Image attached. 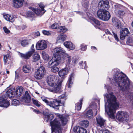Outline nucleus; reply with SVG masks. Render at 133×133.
Wrapping results in <instances>:
<instances>
[{"mask_svg":"<svg viewBox=\"0 0 133 133\" xmlns=\"http://www.w3.org/2000/svg\"><path fill=\"white\" fill-rule=\"evenodd\" d=\"M111 82L121 90L128 101H131L133 104V92L131 93L129 90L131 86V82L126 75L122 72L117 71Z\"/></svg>","mask_w":133,"mask_h":133,"instance_id":"obj_1","label":"nucleus"},{"mask_svg":"<svg viewBox=\"0 0 133 133\" xmlns=\"http://www.w3.org/2000/svg\"><path fill=\"white\" fill-rule=\"evenodd\" d=\"M105 100L107 99V102L105 105V111L109 117L112 119L115 118L116 110L119 107V104L116 102V98L112 92H109L104 95Z\"/></svg>","mask_w":133,"mask_h":133,"instance_id":"obj_2","label":"nucleus"},{"mask_svg":"<svg viewBox=\"0 0 133 133\" xmlns=\"http://www.w3.org/2000/svg\"><path fill=\"white\" fill-rule=\"evenodd\" d=\"M58 118H55L50 122L51 126V132L53 133H61L62 126H65L67 123L68 119L66 116L63 115H58Z\"/></svg>","mask_w":133,"mask_h":133,"instance_id":"obj_3","label":"nucleus"},{"mask_svg":"<svg viewBox=\"0 0 133 133\" xmlns=\"http://www.w3.org/2000/svg\"><path fill=\"white\" fill-rule=\"evenodd\" d=\"M66 97L65 95H63L59 97L60 99L57 100L56 99H54L53 101H49L47 99V97H41V98L47 105L54 109H58L59 106L64 105L66 99Z\"/></svg>","mask_w":133,"mask_h":133,"instance_id":"obj_4","label":"nucleus"},{"mask_svg":"<svg viewBox=\"0 0 133 133\" xmlns=\"http://www.w3.org/2000/svg\"><path fill=\"white\" fill-rule=\"evenodd\" d=\"M97 14L99 18L104 21H108L111 17L110 12L103 9H99L97 11Z\"/></svg>","mask_w":133,"mask_h":133,"instance_id":"obj_5","label":"nucleus"},{"mask_svg":"<svg viewBox=\"0 0 133 133\" xmlns=\"http://www.w3.org/2000/svg\"><path fill=\"white\" fill-rule=\"evenodd\" d=\"M117 119L119 121L127 122L129 120V116L127 112L122 111H119L117 113L116 116Z\"/></svg>","mask_w":133,"mask_h":133,"instance_id":"obj_6","label":"nucleus"},{"mask_svg":"<svg viewBox=\"0 0 133 133\" xmlns=\"http://www.w3.org/2000/svg\"><path fill=\"white\" fill-rule=\"evenodd\" d=\"M45 72V68L41 66L35 72L34 77L37 79H41L44 76Z\"/></svg>","mask_w":133,"mask_h":133,"instance_id":"obj_7","label":"nucleus"},{"mask_svg":"<svg viewBox=\"0 0 133 133\" xmlns=\"http://www.w3.org/2000/svg\"><path fill=\"white\" fill-rule=\"evenodd\" d=\"M62 81L58 82L57 83L54 84V85L50 86L49 90V91L59 93L61 91L62 87L61 86Z\"/></svg>","mask_w":133,"mask_h":133,"instance_id":"obj_8","label":"nucleus"},{"mask_svg":"<svg viewBox=\"0 0 133 133\" xmlns=\"http://www.w3.org/2000/svg\"><path fill=\"white\" fill-rule=\"evenodd\" d=\"M88 17L90 20L92 24L96 28L99 29V28L98 27V26H105L107 25L106 23L101 22L93 17L89 16H88Z\"/></svg>","mask_w":133,"mask_h":133,"instance_id":"obj_9","label":"nucleus"},{"mask_svg":"<svg viewBox=\"0 0 133 133\" xmlns=\"http://www.w3.org/2000/svg\"><path fill=\"white\" fill-rule=\"evenodd\" d=\"M53 56L61 57V55L62 56L66 52L61 47H57L54 49Z\"/></svg>","mask_w":133,"mask_h":133,"instance_id":"obj_10","label":"nucleus"},{"mask_svg":"<svg viewBox=\"0 0 133 133\" xmlns=\"http://www.w3.org/2000/svg\"><path fill=\"white\" fill-rule=\"evenodd\" d=\"M34 45L32 44L30 50L26 52V53L25 54L21 53L20 56L21 57L26 59H29L35 51L34 49Z\"/></svg>","mask_w":133,"mask_h":133,"instance_id":"obj_11","label":"nucleus"},{"mask_svg":"<svg viewBox=\"0 0 133 133\" xmlns=\"http://www.w3.org/2000/svg\"><path fill=\"white\" fill-rule=\"evenodd\" d=\"M36 48L37 50H43L47 47L46 42L44 40L39 41L36 45Z\"/></svg>","mask_w":133,"mask_h":133,"instance_id":"obj_12","label":"nucleus"},{"mask_svg":"<svg viewBox=\"0 0 133 133\" xmlns=\"http://www.w3.org/2000/svg\"><path fill=\"white\" fill-rule=\"evenodd\" d=\"M57 77L55 75H50L48 77L47 82L48 85L50 86L54 85V84L57 83L59 81L56 79Z\"/></svg>","mask_w":133,"mask_h":133,"instance_id":"obj_13","label":"nucleus"},{"mask_svg":"<svg viewBox=\"0 0 133 133\" xmlns=\"http://www.w3.org/2000/svg\"><path fill=\"white\" fill-rule=\"evenodd\" d=\"M61 57H57L53 56L52 58L48 63L49 67L51 66H56L58 65L61 62Z\"/></svg>","mask_w":133,"mask_h":133,"instance_id":"obj_14","label":"nucleus"},{"mask_svg":"<svg viewBox=\"0 0 133 133\" xmlns=\"http://www.w3.org/2000/svg\"><path fill=\"white\" fill-rule=\"evenodd\" d=\"M96 120L98 126L102 128H104L105 121L102 117L99 116H97L96 117Z\"/></svg>","mask_w":133,"mask_h":133,"instance_id":"obj_15","label":"nucleus"},{"mask_svg":"<svg viewBox=\"0 0 133 133\" xmlns=\"http://www.w3.org/2000/svg\"><path fill=\"white\" fill-rule=\"evenodd\" d=\"M31 101V97L28 92L26 91L24 96L22 97L21 101L25 103H30Z\"/></svg>","mask_w":133,"mask_h":133,"instance_id":"obj_16","label":"nucleus"},{"mask_svg":"<svg viewBox=\"0 0 133 133\" xmlns=\"http://www.w3.org/2000/svg\"><path fill=\"white\" fill-rule=\"evenodd\" d=\"M9 105V102L4 97H0V106L7 108Z\"/></svg>","mask_w":133,"mask_h":133,"instance_id":"obj_17","label":"nucleus"},{"mask_svg":"<svg viewBox=\"0 0 133 133\" xmlns=\"http://www.w3.org/2000/svg\"><path fill=\"white\" fill-rule=\"evenodd\" d=\"M129 33L128 29L126 28L122 29L120 31V38L121 40L124 39L126 36Z\"/></svg>","mask_w":133,"mask_h":133,"instance_id":"obj_18","label":"nucleus"},{"mask_svg":"<svg viewBox=\"0 0 133 133\" xmlns=\"http://www.w3.org/2000/svg\"><path fill=\"white\" fill-rule=\"evenodd\" d=\"M109 2L107 0H101L99 3L98 6L99 7H103L107 9L109 7Z\"/></svg>","mask_w":133,"mask_h":133,"instance_id":"obj_19","label":"nucleus"},{"mask_svg":"<svg viewBox=\"0 0 133 133\" xmlns=\"http://www.w3.org/2000/svg\"><path fill=\"white\" fill-rule=\"evenodd\" d=\"M6 93L7 96L10 98H12L15 96V89L14 88H11L9 89Z\"/></svg>","mask_w":133,"mask_h":133,"instance_id":"obj_20","label":"nucleus"},{"mask_svg":"<svg viewBox=\"0 0 133 133\" xmlns=\"http://www.w3.org/2000/svg\"><path fill=\"white\" fill-rule=\"evenodd\" d=\"M70 69L69 68H67L60 70L58 72L59 76L61 77H64L68 73Z\"/></svg>","mask_w":133,"mask_h":133,"instance_id":"obj_21","label":"nucleus"},{"mask_svg":"<svg viewBox=\"0 0 133 133\" xmlns=\"http://www.w3.org/2000/svg\"><path fill=\"white\" fill-rule=\"evenodd\" d=\"M30 9H31L32 11H34L36 15L38 16H41L45 12V10H42L40 9H36L32 7H29Z\"/></svg>","mask_w":133,"mask_h":133,"instance_id":"obj_22","label":"nucleus"},{"mask_svg":"<svg viewBox=\"0 0 133 133\" xmlns=\"http://www.w3.org/2000/svg\"><path fill=\"white\" fill-rule=\"evenodd\" d=\"M74 131L75 133H87L86 130L79 126H76L74 128Z\"/></svg>","mask_w":133,"mask_h":133,"instance_id":"obj_23","label":"nucleus"},{"mask_svg":"<svg viewBox=\"0 0 133 133\" xmlns=\"http://www.w3.org/2000/svg\"><path fill=\"white\" fill-rule=\"evenodd\" d=\"M71 56L66 53L64 54L62 57V58L66 61L67 65L70 64L71 61Z\"/></svg>","mask_w":133,"mask_h":133,"instance_id":"obj_24","label":"nucleus"},{"mask_svg":"<svg viewBox=\"0 0 133 133\" xmlns=\"http://www.w3.org/2000/svg\"><path fill=\"white\" fill-rule=\"evenodd\" d=\"M23 88L21 86L18 87L15 90V96L19 97L21 96L23 94Z\"/></svg>","mask_w":133,"mask_h":133,"instance_id":"obj_25","label":"nucleus"},{"mask_svg":"<svg viewBox=\"0 0 133 133\" xmlns=\"http://www.w3.org/2000/svg\"><path fill=\"white\" fill-rule=\"evenodd\" d=\"M24 1V0H13L14 6L17 8L21 7L23 5Z\"/></svg>","mask_w":133,"mask_h":133,"instance_id":"obj_26","label":"nucleus"},{"mask_svg":"<svg viewBox=\"0 0 133 133\" xmlns=\"http://www.w3.org/2000/svg\"><path fill=\"white\" fill-rule=\"evenodd\" d=\"M112 22L113 24L115 25L117 29H119L122 27V25L119 21L118 20L116 17H114L112 18Z\"/></svg>","mask_w":133,"mask_h":133,"instance_id":"obj_27","label":"nucleus"},{"mask_svg":"<svg viewBox=\"0 0 133 133\" xmlns=\"http://www.w3.org/2000/svg\"><path fill=\"white\" fill-rule=\"evenodd\" d=\"M64 45L66 48L70 50H73L75 47V45H73L71 42H65L64 43Z\"/></svg>","mask_w":133,"mask_h":133,"instance_id":"obj_28","label":"nucleus"},{"mask_svg":"<svg viewBox=\"0 0 133 133\" xmlns=\"http://www.w3.org/2000/svg\"><path fill=\"white\" fill-rule=\"evenodd\" d=\"M66 36L65 35H59L57 38V41L58 43H63L66 39Z\"/></svg>","mask_w":133,"mask_h":133,"instance_id":"obj_29","label":"nucleus"},{"mask_svg":"<svg viewBox=\"0 0 133 133\" xmlns=\"http://www.w3.org/2000/svg\"><path fill=\"white\" fill-rule=\"evenodd\" d=\"M22 70L25 73L30 72L31 71V67L30 65L26 64L23 66Z\"/></svg>","mask_w":133,"mask_h":133,"instance_id":"obj_30","label":"nucleus"},{"mask_svg":"<svg viewBox=\"0 0 133 133\" xmlns=\"http://www.w3.org/2000/svg\"><path fill=\"white\" fill-rule=\"evenodd\" d=\"M74 74L72 73L69 76V77L67 83V84L68 88H70L73 83L72 82V80L73 79Z\"/></svg>","mask_w":133,"mask_h":133,"instance_id":"obj_31","label":"nucleus"},{"mask_svg":"<svg viewBox=\"0 0 133 133\" xmlns=\"http://www.w3.org/2000/svg\"><path fill=\"white\" fill-rule=\"evenodd\" d=\"M83 2H82V5L83 7H84L86 9H84L85 11V12L86 13L87 15H88L87 13V10L89 6V0H82Z\"/></svg>","mask_w":133,"mask_h":133,"instance_id":"obj_32","label":"nucleus"},{"mask_svg":"<svg viewBox=\"0 0 133 133\" xmlns=\"http://www.w3.org/2000/svg\"><path fill=\"white\" fill-rule=\"evenodd\" d=\"M4 18L7 21L12 22L14 21V19L12 16L9 14H6L4 15Z\"/></svg>","mask_w":133,"mask_h":133,"instance_id":"obj_33","label":"nucleus"},{"mask_svg":"<svg viewBox=\"0 0 133 133\" xmlns=\"http://www.w3.org/2000/svg\"><path fill=\"white\" fill-rule=\"evenodd\" d=\"M54 116L52 114H50L46 115H45V120L46 122H50L54 118Z\"/></svg>","mask_w":133,"mask_h":133,"instance_id":"obj_34","label":"nucleus"},{"mask_svg":"<svg viewBox=\"0 0 133 133\" xmlns=\"http://www.w3.org/2000/svg\"><path fill=\"white\" fill-rule=\"evenodd\" d=\"M57 31L59 32L64 33L67 31V29L65 26H61L58 28Z\"/></svg>","mask_w":133,"mask_h":133,"instance_id":"obj_35","label":"nucleus"},{"mask_svg":"<svg viewBox=\"0 0 133 133\" xmlns=\"http://www.w3.org/2000/svg\"><path fill=\"white\" fill-rule=\"evenodd\" d=\"M93 115V112L92 110H89L85 114V116L87 118H90Z\"/></svg>","mask_w":133,"mask_h":133,"instance_id":"obj_36","label":"nucleus"},{"mask_svg":"<svg viewBox=\"0 0 133 133\" xmlns=\"http://www.w3.org/2000/svg\"><path fill=\"white\" fill-rule=\"evenodd\" d=\"M40 56L39 54H34L33 56L32 61L33 62H36L40 59Z\"/></svg>","mask_w":133,"mask_h":133,"instance_id":"obj_37","label":"nucleus"},{"mask_svg":"<svg viewBox=\"0 0 133 133\" xmlns=\"http://www.w3.org/2000/svg\"><path fill=\"white\" fill-rule=\"evenodd\" d=\"M82 99H81L79 101L80 102L76 104V109L77 110H79L81 109L82 104Z\"/></svg>","mask_w":133,"mask_h":133,"instance_id":"obj_38","label":"nucleus"},{"mask_svg":"<svg viewBox=\"0 0 133 133\" xmlns=\"http://www.w3.org/2000/svg\"><path fill=\"white\" fill-rule=\"evenodd\" d=\"M79 65L80 68L83 69L84 68L85 69L87 68V66L86 65V62L85 61L83 62V61H81L79 62Z\"/></svg>","mask_w":133,"mask_h":133,"instance_id":"obj_39","label":"nucleus"},{"mask_svg":"<svg viewBox=\"0 0 133 133\" xmlns=\"http://www.w3.org/2000/svg\"><path fill=\"white\" fill-rule=\"evenodd\" d=\"M81 124L83 127L87 128L89 124V121L87 120H84L82 121L81 122Z\"/></svg>","mask_w":133,"mask_h":133,"instance_id":"obj_40","label":"nucleus"},{"mask_svg":"<svg viewBox=\"0 0 133 133\" xmlns=\"http://www.w3.org/2000/svg\"><path fill=\"white\" fill-rule=\"evenodd\" d=\"M10 57L9 54H7L4 56L3 61L4 65H6V63L7 62L9 58Z\"/></svg>","mask_w":133,"mask_h":133,"instance_id":"obj_41","label":"nucleus"},{"mask_svg":"<svg viewBox=\"0 0 133 133\" xmlns=\"http://www.w3.org/2000/svg\"><path fill=\"white\" fill-rule=\"evenodd\" d=\"M34 13V11H28L26 14L27 16L28 17L34 18L35 16Z\"/></svg>","mask_w":133,"mask_h":133,"instance_id":"obj_42","label":"nucleus"},{"mask_svg":"<svg viewBox=\"0 0 133 133\" xmlns=\"http://www.w3.org/2000/svg\"><path fill=\"white\" fill-rule=\"evenodd\" d=\"M32 101L34 104L37 107H39L41 106V103L38 101L32 99Z\"/></svg>","mask_w":133,"mask_h":133,"instance_id":"obj_43","label":"nucleus"},{"mask_svg":"<svg viewBox=\"0 0 133 133\" xmlns=\"http://www.w3.org/2000/svg\"><path fill=\"white\" fill-rule=\"evenodd\" d=\"M42 57L44 60H48L49 58V56L48 54H46L44 51H43L42 53Z\"/></svg>","mask_w":133,"mask_h":133,"instance_id":"obj_44","label":"nucleus"},{"mask_svg":"<svg viewBox=\"0 0 133 133\" xmlns=\"http://www.w3.org/2000/svg\"><path fill=\"white\" fill-rule=\"evenodd\" d=\"M50 67L51 68V71L52 72H56L59 70V68L56 66H50Z\"/></svg>","mask_w":133,"mask_h":133,"instance_id":"obj_45","label":"nucleus"},{"mask_svg":"<svg viewBox=\"0 0 133 133\" xmlns=\"http://www.w3.org/2000/svg\"><path fill=\"white\" fill-rule=\"evenodd\" d=\"M20 102L19 101L16 99H14L12 100V104L13 105L16 106L19 105Z\"/></svg>","mask_w":133,"mask_h":133,"instance_id":"obj_46","label":"nucleus"},{"mask_svg":"<svg viewBox=\"0 0 133 133\" xmlns=\"http://www.w3.org/2000/svg\"><path fill=\"white\" fill-rule=\"evenodd\" d=\"M21 44L22 46H26L28 44V41L26 40H23L21 43Z\"/></svg>","mask_w":133,"mask_h":133,"instance_id":"obj_47","label":"nucleus"},{"mask_svg":"<svg viewBox=\"0 0 133 133\" xmlns=\"http://www.w3.org/2000/svg\"><path fill=\"white\" fill-rule=\"evenodd\" d=\"M133 42L132 39L131 37H129L127 39V43L129 45H130Z\"/></svg>","mask_w":133,"mask_h":133,"instance_id":"obj_48","label":"nucleus"},{"mask_svg":"<svg viewBox=\"0 0 133 133\" xmlns=\"http://www.w3.org/2000/svg\"><path fill=\"white\" fill-rule=\"evenodd\" d=\"M59 25V24L55 23L51 26V27L52 29H56L57 28H58V26Z\"/></svg>","mask_w":133,"mask_h":133,"instance_id":"obj_49","label":"nucleus"},{"mask_svg":"<svg viewBox=\"0 0 133 133\" xmlns=\"http://www.w3.org/2000/svg\"><path fill=\"white\" fill-rule=\"evenodd\" d=\"M42 33L44 35H46L49 36L51 35V33L49 31L46 30H43Z\"/></svg>","mask_w":133,"mask_h":133,"instance_id":"obj_50","label":"nucleus"},{"mask_svg":"<svg viewBox=\"0 0 133 133\" xmlns=\"http://www.w3.org/2000/svg\"><path fill=\"white\" fill-rule=\"evenodd\" d=\"M87 47L86 45H84L83 44H81L80 46V49L83 51H85L86 50Z\"/></svg>","mask_w":133,"mask_h":133,"instance_id":"obj_51","label":"nucleus"},{"mask_svg":"<svg viewBox=\"0 0 133 133\" xmlns=\"http://www.w3.org/2000/svg\"><path fill=\"white\" fill-rule=\"evenodd\" d=\"M26 27V26L24 25H22L21 26H18L17 27V28L19 30H21L22 29L23 30L25 29Z\"/></svg>","mask_w":133,"mask_h":133,"instance_id":"obj_52","label":"nucleus"},{"mask_svg":"<svg viewBox=\"0 0 133 133\" xmlns=\"http://www.w3.org/2000/svg\"><path fill=\"white\" fill-rule=\"evenodd\" d=\"M112 32L114 35V37L115 38V39L116 40V41L118 42L119 41V39L117 35L113 31H112Z\"/></svg>","mask_w":133,"mask_h":133,"instance_id":"obj_53","label":"nucleus"},{"mask_svg":"<svg viewBox=\"0 0 133 133\" xmlns=\"http://www.w3.org/2000/svg\"><path fill=\"white\" fill-rule=\"evenodd\" d=\"M3 29L5 32L6 34H9L10 32V31L5 26H4L3 27Z\"/></svg>","mask_w":133,"mask_h":133,"instance_id":"obj_54","label":"nucleus"},{"mask_svg":"<svg viewBox=\"0 0 133 133\" xmlns=\"http://www.w3.org/2000/svg\"><path fill=\"white\" fill-rule=\"evenodd\" d=\"M100 131L102 133H110L109 131L106 129L104 130H101Z\"/></svg>","mask_w":133,"mask_h":133,"instance_id":"obj_55","label":"nucleus"},{"mask_svg":"<svg viewBox=\"0 0 133 133\" xmlns=\"http://www.w3.org/2000/svg\"><path fill=\"white\" fill-rule=\"evenodd\" d=\"M122 6L121 5L118 4H117L115 5V7L116 9H118Z\"/></svg>","mask_w":133,"mask_h":133,"instance_id":"obj_56","label":"nucleus"},{"mask_svg":"<svg viewBox=\"0 0 133 133\" xmlns=\"http://www.w3.org/2000/svg\"><path fill=\"white\" fill-rule=\"evenodd\" d=\"M39 6L41 8V9L44 10V8L45 6L43 4L41 3L39 5Z\"/></svg>","mask_w":133,"mask_h":133,"instance_id":"obj_57","label":"nucleus"},{"mask_svg":"<svg viewBox=\"0 0 133 133\" xmlns=\"http://www.w3.org/2000/svg\"><path fill=\"white\" fill-rule=\"evenodd\" d=\"M118 14L120 15H123L124 14V11L123 10H119Z\"/></svg>","mask_w":133,"mask_h":133,"instance_id":"obj_58","label":"nucleus"},{"mask_svg":"<svg viewBox=\"0 0 133 133\" xmlns=\"http://www.w3.org/2000/svg\"><path fill=\"white\" fill-rule=\"evenodd\" d=\"M104 31L107 34H110L111 33L109 30L108 29L104 30Z\"/></svg>","mask_w":133,"mask_h":133,"instance_id":"obj_59","label":"nucleus"},{"mask_svg":"<svg viewBox=\"0 0 133 133\" xmlns=\"http://www.w3.org/2000/svg\"><path fill=\"white\" fill-rule=\"evenodd\" d=\"M33 111L34 112H35V113L37 114H40L41 113V112L39 111V110H36V109H34Z\"/></svg>","mask_w":133,"mask_h":133,"instance_id":"obj_60","label":"nucleus"},{"mask_svg":"<svg viewBox=\"0 0 133 133\" xmlns=\"http://www.w3.org/2000/svg\"><path fill=\"white\" fill-rule=\"evenodd\" d=\"M35 35L37 36H39L40 35V34L39 31H37L35 33Z\"/></svg>","mask_w":133,"mask_h":133,"instance_id":"obj_61","label":"nucleus"},{"mask_svg":"<svg viewBox=\"0 0 133 133\" xmlns=\"http://www.w3.org/2000/svg\"><path fill=\"white\" fill-rule=\"evenodd\" d=\"M76 60H74L72 61V64L74 65L76 63Z\"/></svg>","mask_w":133,"mask_h":133,"instance_id":"obj_62","label":"nucleus"},{"mask_svg":"<svg viewBox=\"0 0 133 133\" xmlns=\"http://www.w3.org/2000/svg\"><path fill=\"white\" fill-rule=\"evenodd\" d=\"M91 48L92 49H96V48L94 46H92L91 47Z\"/></svg>","mask_w":133,"mask_h":133,"instance_id":"obj_63","label":"nucleus"},{"mask_svg":"<svg viewBox=\"0 0 133 133\" xmlns=\"http://www.w3.org/2000/svg\"><path fill=\"white\" fill-rule=\"evenodd\" d=\"M67 21H68V20H67ZM72 19H71V18H70V19H69V21H68V23H69V22H72Z\"/></svg>","mask_w":133,"mask_h":133,"instance_id":"obj_64","label":"nucleus"}]
</instances>
